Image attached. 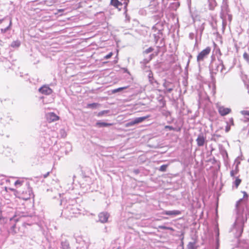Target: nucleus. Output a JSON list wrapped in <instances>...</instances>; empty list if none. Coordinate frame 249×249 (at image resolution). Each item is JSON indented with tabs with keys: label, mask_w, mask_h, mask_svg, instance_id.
<instances>
[{
	"label": "nucleus",
	"mask_w": 249,
	"mask_h": 249,
	"mask_svg": "<svg viewBox=\"0 0 249 249\" xmlns=\"http://www.w3.org/2000/svg\"><path fill=\"white\" fill-rule=\"evenodd\" d=\"M60 204L64 206L62 214H64L67 218L74 216L75 214L80 213L78 204L74 200H69L68 201L62 200Z\"/></svg>",
	"instance_id": "1"
},
{
	"label": "nucleus",
	"mask_w": 249,
	"mask_h": 249,
	"mask_svg": "<svg viewBox=\"0 0 249 249\" xmlns=\"http://www.w3.org/2000/svg\"><path fill=\"white\" fill-rule=\"evenodd\" d=\"M244 222L243 218L239 217L236 220L232 230L236 238L239 237L243 231Z\"/></svg>",
	"instance_id": "2"
},
{
	"label": "nucleus",
	"mask_w": 249,
	"mask_h": 249,
	"mask_svg": "<svg viewBox=\"0 0 249 249\" xmlns=\"http://www.w3.org/2000/svg\"><path fill=\"white\" fill-rule=\"evenodd\" d=\"M229 9L227 2L223 0L221 6V12L220 13V17L222 19L223 23L226 22L227 17L230 21L231 20L232 17L231 15L229 14Z\"/></svg>",
	"instance_id": "3"
},
{
	"label": "nucleus",
	"mask_w": 249,
	"mask_h": 249,
	"mask_svg": "<svg viewBox=\"0 0 249 249\" xmlns=\"http://www.w3.org/2000/svg\"><path fill=\"white\" fill-rule=\"evenodd\" d=\"M225 69L223 61L221 59H218L217 62L212 63L210 66V71L213 74H216L219 71L221 73H224Z\"/></svg>",
	"instance_id": "4"
},
{
	"label": "nucleus",
	"mask_w": 249,
	"mask_h": 249,
	"mask_svg": "<svg viewBox=\"0 0 249 249\" xmlns=\"http://www.w3.org/2000/svg\"><path fill=\"white\" fill-rule=\"evenodd\" d=\"M211 51V48L210 47H207L205 49L201 51L197 56V62L198 63H200L208 57V55L210 53Z\"/></svg>",
	"instance_id": "5"
},
{
	"label": "nucleus",
	"mask_w": 249,
	"mask_h": 249,
	"mask_svg": "<svg viewBox=\"0 0 249 249\" xmlns=\"http://www.w3.org/2000/svg\"><path fill=\"white\" fill-rule=\"evenodd\" d=\"M24 186L26 188V191H19V193H20L21 195V198L23 199L27 200L30 199V197L33 195V191L32 188L29 186V183L28 182H26Z\"/></svg>",
	"instance_id": "6"
},
{
	"label": "nucleus",
	"mask_w": 249,
	"mask_h": 249,
	"mask_svg": "<svg viewBox=\"0 0 249 249\" xmlns=\"http://www.w3.org/2000/svg\"><path fill=\"white\" fill-rule=\"evenodd\" d=\"M149 117V116H143V117H137L135 118L133 120H131L129 122H128L126 126H133L136 124H139L140 123H141L146 120L147 118H148Z\"/></svg>",
	"instance_id": "7"
},
{
	"label": "nucleus",
	"mask_w": 249,
	"mask_h": 249,
	"mask_svg": "<svg viewBox=\"0 0 249 249\" xmlns=\"http://www.w3.org/2000/svg\"><path fill=\"white\" fill-rule=\"evenodd\" d=\"M163 86L165 88L164 90V92L166 93H170L174 88V84L168 81L164 80V82L163 84Z\"/></svg>",
	"instance_id": "8"
},
{
	"label": "nucleus",
	"mask_w": 249,
	"mask_h": 249,
	"mask_svg": "<svg viewBox=\"0 0 249 249\" xmlns=\"http://www.w3.org/2000/svg\"><path fill=\"white\" fill-rule=\"evenodd\" d=\"M4 209V207H3L1 208H0V220H3V222H6L8 219H9V220L11 221L13 220L15 221H18V219H16L15 216L9 218L7 217L6 216H5L4 214L3 213L5 211Z\"/></svg>",
	"instance_id": "9"
},
{
	"label": "nucleus",
	"mask_w": 249,
	"mask_h": 249,
	"mask_svg": "<svg viewBox=\"0 0 249 249\" xmlns=\"http://www.w3.org/2000/svg\"><path fill=\"white\" fill-rule=\"evenodd\" d=\"M38 90L42 94L46 95L51 94L53 92V90L47 85H43Z\"/></svg>",
	"instance_id": "10"
},
{
	"label": "nucleus",
	"mask_w": 249,
	"mask_h": 249,
	"mask_svg": "<svg viewBox=\"0 0 249 249\" xmlns=\"http://www.w3.org/2000/svg\"><path fill=\"white\" fill-rule=\"evenodd\" d=\"M99 221L103 223L107 222L108 218L109 216L108 213L107 212H102L99 214Z\"/></svg>",
	"instance_id": "11"
},
{
	"label": "nucleus",
	"mask_w": 249,
	"mask_h": 249,
	"mask_svg": "<svg viewBox=\"0 0 249 249\" xmlns=\"http://www.w3.org/2000/svg\"><path fill=\"white\" fill-rule=\"evenodd\" d=\"M218 111L221 116H224L230 113L231 112V109L230 108L221 106L218 107Z\"/></svg>",
	"instance_id": "12"
},
{
	"label": "nucleus",
	"mask_w": 249,
	"mask_h": 249,
	"mask_svg": "<svg viewBox=\"0 0 249 249\" xmlns=\"http://www.w3.org/2000/svg\"><path fill=\"white\" fill-rule=\"evenodd\" d=\"M46 118L49 122H52L58 120V116L53 112L48 113L46 115Z\"/></svg>",
	"instance_id": "13"
},
{
	"label": "nucleus",
	"mask_w": 249,
	"mask_h": 249,
	"mask_svg": "<svg viewBox=\"0 0 249 249\" xmlns=\"http://www.w3.org/2000/svg\"><path fill=\"white\" fill-rule=\"evenodd\" d=\"M206 141V138L204 137L203 134H200L198 135L196 142L198 146H202L204 145Z\"/></svg>",
	"instance_id": "14"
},
{
	"label": "nucleus",
	"mask_w": 249,
	"mask_h": 249,
	"mask_svg": "<svg viewBox=\"0 0 249 249\" xmlns=\"http://www.w3.org/2000/svg\"><path fill=\"white\" fill-rule=\"evenodd\" d=\"M148 77L149 79V81L150 82V84L152 85L154 87L156 88H158L159 83L156 80L154 79L153 77V74L151 71H149Z\"/></svg>",
	"instance_id": "15"
},
{
	"label": "nucleus",
	"mask_w": 249,
	"mask_h": 249,
	"mask_svg": "<svg viewBox=\"0 0 249 249\" xmlns=\"http://www.w3.org/2000/svg\"><path fill=\"white\" fill-rule=\"evenodd\" d=\"M181 213V212L179 210H173V211H164L162 212L163 214L168 215H178Z\"/></svg>",
	"instance_id": "16"
},
{
	"label": "nucleus",
	"mask_w": 249,
	"mask_h": 249,
	"mask_svg": "<svg viewBox=\"0 0 249 249\" xmlns=\"http://www.w3.org/2000/svg\"><path fill=\"white\" fill-rule=\"evenodd\" d=\"M111 4L118 8L119 11L121 10L122 8L120 6H122V3L118 0H111Z\"/></svg>",
	"instance_id": "17"
},
{
	"label": "nucleus",
	"mask_w": 249,
	"mask_h": 249,
	"mask_svg": "<svg viewBox=\"0 0 249 249\" xmlns=\"http://www.w3.org/2000/svg\"><path fill=\"white\" fill-rule=\"evenodd\" d=\"M209 9L213 10L217 5L215 0H208Z\"/></svg>",
	"instance_id": "18"
},
{
	"label": "nucleus",
	"mask_w": 249,
	"mask_h": 249,
	"mask_svg": "<svg viewBox=\"0 0 249 249\" xmlns=\"http://www.w3.org/2000/svg\"><path fill=\"white\" fill-rule=\"evenodd\" d=\"M157 99L161 107H164L166 104L164 97L162 95H160L157 97Z\"/></svg>",
	"instance_id": "19"
},
{
	"label": "nucleus",
	"mask_w": 249,
	"mask_h": 249,
	"mask_svg": "<svg viewBox=\"0 0 249 249\" xmlns=\"http://www.w3.org/2000/svg\"><path fill=\"white\" fill-rule=\"evenodd\" d=\"M112 124L110 123H107L105 122H101L100 121H98L96 123L95 125L96 126L101 127L111 126Z\"/></svg>",
	"instance_id": "20"
},
{
	"label": "nucleus",
	"mask_w": 249,
	"mask_h": 249,
	"mask_svg": "<svg viewBox=\"0 0 249 249\" xmlns=\"http://www.w3.org/2000/svg\"><path fill=\"white\" fill-rule=\"evenodd\" d=\"M61 249H69L70 245L67 241L61 242Z\"/></svg>",
	"instance_id": "21"
},
{
	"label": "nucleus",
	"mask_w": 249,
	"mask_h": 249,
	"mask_svg": "<svg viewBox=\"0 0 249 249\" xmlns=\"http://www.w3.org/2000/svg\"><path fill=\"white\" fill-rule=\"evenodd\" d=\"M238 169L237 166H236L235 169L234 170H232L231 171L230 175L233 178H234L235 175H236L238 172Z\"/></svg>",
	"instance_id": "22"
},
{
	"label": "nucleus",
	"mask_w": 249,
	"mask_h": 249,
	"mask_svg": "<svg viewBox=\"0 0 249 249\" xmlns=\"http://www.w3.org/2000/svg\"><path fill=\"white\" fill-rule=\"evenodd\" d=\"M9 232L12 234H15L17 232L16 224H14L12 226L10 229Z\"/></svg>",
	"instance_id": "23"
},
{
	"label": "nucleus",
	"mask_w": 249,
	"mask_h": 249,
	"mask_svg": "<svg viewBox=\"0 0 249 249\" xmlns=\"http://www.w3.org/2000/svg\"><path fill=\"white\" fill-rule=\"evenodd\" d=\"M127 87H121L117 89H113L112 90L111 92L112 93H116L117 92L122 91L123 90L126 89Z\"/></svg>",
	"instance_id": "24"
},
{
	"label": "nucleus",
	"mask_w": 249,
	"mask_h": 249,
	"mask_svg": "<svg viewBox=\"0 0 249 249\" xmlns=\"http://www.w3.org/2000/svg\"><path fill=\"white\" fill-rule=\"evenodd\" d=\"M20 45V42L19 40H16L12 42L11 46L12 47H18Z\"/></svg>",
	"instance_id": "25"
},
{
	"label": "nucleus",
	"mask_w": 249,
	"mask_h": 249,
	"mask_svg": "<svg viewBox=\"0 0 249 249\" xmlns=\"http://www.w3.org/2000/svg\"><path fill=\"white\" fill-rule=\"evenodd\" d=\"M11 24H12L11 21H10L8 26H7L6 28H5L4 29H1V30H0L1 33L2 34L6 33L8 30H9L10 29Z\"/></svg>",
	"instance_id": "26"
},
{
	"label": "nucleus",
	"mask_w": 249,
	"mask_h": 249,
	"mask_svg": "<svg viewBox=\"0 0 249 249\" xmlns=\"http://www.w3.org/2000/svg\"><path fill=\"white\" fill-rule=\"evenodd\" d=\"M241 179H240L238 178H236L233 183L235 185V187L237 188L239 184L241 183Z\"/></svg>",
	"instance_id": "27"
},
{
	"label": "nucleus",
	"mask_w": 249,
	"mask_h": 249,
	"mask_svg": "<svg viewBox=\"0 0 249 249\" xmlns=\"http://www.w3.org/2000/svg\"><path fill=\"white\" fill-rule=\"evenodd\" d=\"M188 249H196L195 242H189L187 245Z\"/></svg>",
	"instance_id": "28"
},
{
	"label": "nucleus",
	"mask_w": 249,
	"mask_h": 249,
	"mask_svg": "<svg viewBox=\"0 0 249 249\" xmlns=\"http://www.w3.org/2000/svg\"><path fill=\"white\" fill-rule=\"evenodd\" d=\"M153 54H151L148 58H145L141 62V63L143 64H146L148 63L152 59V56Z\"/></svg>",
	"instance_id": "29"
},
{
	"label": "nucleus",
	"mask_w": 249,
	"mask_h": 249,
	"mask_svg": "<svg viewBox=\"0 0 249 249\" xmlns=\"http://www.w3.org/2000/svg\"><path fill=\"white\" fill-rule=\"evenodd\" d=\"M159 228L160 229H162V230H170L171 231H174V229L172 227H166V226H162V225L159 226Z\"/></svg>",
	"instance_id": "30"
},
{
	"label": "nucleus",
	"mask_w": 249,
	"mask_h": 249,
	"mask_svg": "<svg viewBox=\"0 0 249 249\" xmlns=\"http://www.w3.org/2000/svg\"><path fill=\"white\" fill-rule=\"evenodd\" d=\"M99 104L97 103H92L88 105V107L89 108H95L98 106Z\"/></svg>",
	"instance_id": "31"
},
{
	"label": "nucleus",
	"mask_w": 249,
	"mask_h": 249,
	"mask_svg": "<svg viewBox=\"0 0 249 249\" xmlns=\"http://www.w3.org/2000/svg\"><path fill=\"white\" fill-rule=\"evenodd\" d=\"M167 165L165 164L162 165L160 167V171L161 172H164L166 170Z\"/></svg>",
	"instance_id": "32"
},
{
	"label": "nucleus",
	"mask_w": 249,
	"mask_h": 249,
	"mask_svg": "<svg viewBox=\"0 0 249 249\" xmlns=\"http://www.w3.org/2000/svg\"><path fill=\"white\" fill-rule=\"evenodd\" d=\"M243 57L249 63V54L247 53H244Z\"/></svg>",
	"instance_id": "33"
},
{
	"label": "nucleus",
	"mask_w": 249,
	"mask_h": 249,
	"mask_svg": "<svg viewBox=\"0 0 249 249\" xmlns=\"http://www.w3.org/2000/svg\"><path fill=\"white\" fill-rule=\"evenodd\" d=\"M23 181L19 180H17L15 182V185L18 186V185L21 186L23 185Z\"/></svg>",
	"instance_id": "34"
},
{
	"label": "nucleus",
	"mask_w": 249,
	"mask_h": 249,
	"mask_svg": "<svg viewBox=\"0 0 249 249\" xmlns=\"http://www.w3.org/2000/svg\"><path fill=\"white\" fill-rule=\"evenodd\" d=\"M153 50H154V49L152 47H149L148 48H147V49H146L144 51V53L147 54V53H149L152 52Z\"/></svg>",
	"instance_id": "35"
},
{
	"label": "nucleus",
	"mask_w": 249,
	"mask_h": 249,
	"mask_svg": "<svg viewBox=\"0 0 249 249\" xmlns=\"http://www.w3.org/2000/svg\"><path fill=\"white\" fill-rule=\"evenodd\" d=\"M128 2V0H124V1L123 3H122V5H124V8L125 9L124 13H126V7L127 6Z\"/></svg>",
	"instance_id": "36"
},
{
	"label": "nucleus",
	"mask_w": 249,
	"mask_h": 249,
	"mask_svg": "<svg viewBox=\"0 0 249 249\" xmlns=\"http://www.w3.org/2000/svg\"><path fill=\"white\" fill-rule=\"evenodd\" d=\"M113 54V53L112 52L109 53L108 54L104 56V58L107 59L110 58Z\"/></svg>",
	"instance_id": "37"
},
{
	"label": "nucleus",
	"mask_w": 249,
	"mask_h": 249,
	"mask_svg": "<svg viewBox=\"0 0 249 249\" xmlns=\"http://www.w3.org/2000/svg\"><path fill=\"white\" fill-rule=\"evenodd\" d=\"M108 112V110H104V111H101L98 113V116H101L103 115L105 113H107Z\"/></svg>",
	"instance_id": "38"
},
{
	"label": "nucleus",
	"mask_w": 249,
	"mask_h": 249,
	"mask_svg": "<svg viewBox=\"0 0 249 249\" xmlns=\"http://www.w3.org/2000/svg\"><path fill=\"white\" fill-rule=\"evenodd\" d=\"M241 113L243 115L249 116V111L248 110H242L241 111Z\"/></svg>",
	"instance_id": "39"
},
{
	"label": "nucleus",
	"mask_w": 249,
	"mask_h": 249,
	"mask_svg": "<svg viewBox=\"0 0 249 249\" xmlns=\"http://www.w3.org/2000/svg\"><path fill=\"white\" fill-rule=\"evenodd\" d=\"M165 129H168L169 130H175L174 127H173L172 126H170V125H166V126H165Z\"/></svg>",
	"instance_id": "40"
},
{
	"label": "nucleus",
	"mask_w": 249,
	"mask_h": 249,
	"mask_svg": "<svg viewBox=\"0 0 249 249\" xmlns=\"http://www.w3.org/2000/svg\"><path fill=\"white\" fill-rule=\"evenodd\" d=\"M189 37L190 39H193L194 37V34L193 33H190L189 34Z\"/></svg>",
	"instance_id": "41"
},
{
	"label": "nucleus",
	"mask_w": 249,
	"mask_h": 249,
	"mask_svg": "<svg viewBox=\"0 0 249 249\" xmlns=\"http://www.w3.org/2000/svg\"><path fill=\"white\" fill-rule=\"evenodd\" d=\"M50 174V172H48L47 173H46L45 174L43 175V178H46Z\"/></svg>",
	"instance_id": "42"
},
{
	"label": "nucleus",
	"mask_w": 249,
	"mask_h": 249,
	"mask_svg": "<svg viewBox=\"0 0 249 249\" xmlns=\"http://www.w3.org/2000/svg\"><path fill=\"white\" fill-rule=\"evenodd\" d=\"M134 172L135 174H139V170L136 169V170H135L134 171Z\"/></svg>",
	"instance_id": "43"
},
{
	"label": "nucleus",
	"mask_w": 249,
	"mask_h": 249,
	"mask_svg": "<svg viewBox=\"0 0 249 249\" xmlns=\"http://www.w3.org/2000/svg\"><path fill=\"white\" fill-rule=\"evenodd\" d=\"M243 194H244V197H247L248 196V195L247 194V193L246 192H243Z\"/></svg>",
	"instance_id": "44"
},
{
	"label": "nucleus",
	"mask_w": 249,
	"mask_h": 249,
	"mask_svg": "<svg viewBox=\"0 0 249 249\" xmlns=\"http://www.w3.org/2000/svg\"><path fill=\"white\" fill-rule=\"evenodd\" d=\"M197 45V38H196V42L195 44V47H196Z\"/></svg>",
	"instance_id": "45"
},
{
	"label": "nucleus",
	"mask_w": 249,
	"mask_h": 249,
	"mask_svg": "<svg viewBox=\"0 0 249 249\" xmlns=\"http://www.w3.org/2000/svg\"><path fill=\"white\" fill-rule=\"evenodd\" d=\"M230 122H231V124H233V119H232V118L230 119Z\"/></svg>",
	"instance_id": "46"
},
{
	"label": "nucleus",
	"mask_w": 249,
	"mask_h": 249,
	"mask_svg": "<svg viewBox=\"0 0 249 249\" xmlns=\"http://www.w3.org/2000/svg\"><path fill=\"white\" fill-rule=\"evenodd\" d=\"M229 129H230V128H229V127H227L226 128V132H228V131H229Z\"/></svg>",
	"instance_id": "47"
},
{
	"label": "nucleus",
	"mask_w": 249,
	"mask_h": 249,
	"mask_svg": "<svg viewBox=\"0 0 249 249\" xmlns=\"http://www.w3.org/2000/svg\"><path fill=\"white\" fill-rule=\"evenodd\" d=\"M192 57V55L190 54H189V59L191 58ZM189 61H190V59H189L188 62H189Z\"/></svg>",
	"instance_id": "48"
},
{
	"label": "nucleus",
	"mask_w": 249,
	"mask_h": 249,
	"mask_svg": "<svg viewBox=\"0 0 249 249\" xmlns=\"http://www.w3.org/2000/svg\"><path fill=\"white\" fill-rule=\"evenodd\" d=\"M242 199H241L240 200H239L238 202H237V204L236 205H237L238 203Z\"/></svg>",
	"instance_id": "49"
},
{
	"label": "nucleus",
	"mask_w": 249,
	"mask_h": 249,
	"mask_svg": "<svg viewBox=\"0 0 249 249\" xmlns=\"http://www.w3.org/2000/svg\"><path fill=\"white\" fill-rule=\"evenodd\" d=\"M3 20V19H0V23H1Z\"/></svg>",
	"instance_id": "50"
},
{
	"label": "nucleus",
	"mask_w": 249,
	"mask_h": 249,
	"mask_svg": "<svg viewBox=\"0 0 249 249\" xmlns=\"http://www.w3.org/2000/svg\"><path fill=\"white\" fill-rule=\"evenodd\" d=\"M8 209H9V210H13L12 209L10 208H7Z\"/></svg>",
	"instance_id": "51"
}]
</instances>
